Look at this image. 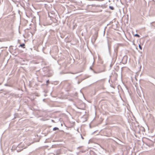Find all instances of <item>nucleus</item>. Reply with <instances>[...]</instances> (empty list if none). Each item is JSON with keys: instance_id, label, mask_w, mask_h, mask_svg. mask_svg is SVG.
I'll list each match as a JSON object with an SVG mask.
<instances>
[{"instance_id": "f257e3e1", "label": "nucleus", "mask_w": 155, "mask_h": 155, "mask_svg": "<svg viewBox=\"0 0 155 155\" xmlns=\"http://www.w3.org/2000/svg\"><path fill=\"white\" fill-rule=\"evenodd\" d=\"M119 45L118 44H116L114 46V55L115 57H117V54L118 51V49L119 48Z\"/></svg>"}, {"instance_id": "f03ea898", "label": "nucleus", "mask_w": 155, "mask_h": 155, "mask_svg": "<svg viewBox=\"0 0 155 155\" xmlns=\"http://www.w3.org/2000/svg\"><path fill=\"white\" fill-rule=\"evenodd\" d=\"M139 131H138V133L139 134H141L142 133L143 134V132L145 131V129L144 127L142 126H140L139 127Z\"/></svg>"}, {"instance_id": "7ed1b4c3", "label": "nucleus", "mask_w": 155, "mask_h": 155, "mask_svg": "<svg viewBox=\"0 0 155 155\" xmlns=\"http://www.w3.org/2000/svg\"><path fill=\"white\" fill-rule=\"evenodd\" d=\"M95 6V4L88 5L87 6V8L85 9V10L88 11H91V10L92 7Z\"/></svg>"}, {"instance_id": "20e7f679", "label": "nucleus", "mask_w": 155, "mask_h": 155, "mask_svg": "<svg viewBox=\"0 0 155 155\" xmlns=\"http://www.w3.org/2000/svg\"><path fill=\"white\" fill-rule=\"evenodd\" d=\"M127 57L126 55L124 56L121 62L123 64H126L127 61Z\"/></svg>"}, {"instance_id": "39448f33", "label": "nucleus", "mask_w": 155, "mask_h": 155, "mask_svg": "<svg viewBox=\"0 0 155 155\" xmlns=\"http://www.w3.org/2000/svg\"><path fill=\"white\" fill-rule=\"evenodd\" d=\"M137 91L138 95L140 97H141L143 93V91L141 89V87H140V90L137 88Z\"/></svg>"}, {"instance_id": "423d86ee", "label": "nucleus", "mask_w": 155, "mask_h": 155, "mask_svg": "<svg viewBox=\"0 0 155 155\" xmlns=\"http://www.w3.org/2000/svg\"><path fill=\"white\" fill-rule=\"evenodd\" d=\"M97 35L96 33H95L91 38V41L94 42L95 41L97 38Z\"/></svg>"}, {"instance_id": "0eeeda50", "label": "nucleus", "mask_w": 155, "mask_h": 155, "mask_svg": "<svg viewBox=\"0 0 155 155\" xmlns=\"http://www.w3.org/2000/svg\"><path fill=\"white\" fill-rule=\"evenodd\" d=\"M104 71V70H101L99 71H95V70H93V72L95 74H98L101 73Z\"/></svg>"}, {"instance_id": "6e6552de", "label": "nucleus", "mask_w": 155, "mask_h": 155, "mask_svg": "<svg viewBox=\"0 0 155 155\" xmlns=\"http://www.w3.org/2000/svg\"><path fill=\"white\" fill-rule=\"evenodd\" d=\"M20 147H21V145L20 144H19L18 145V146L17 147V148H19ZM22 150H23V149H20V150L18 149H17V151L18 152H19Z\"/></svg>"}, {"instance_id": "1a4fd4ad", "label": "nucleus", "mask_w": 155, "mask_h": 155, "mask_svg": "<svg viewBox=\"0 0 155 155\" xmlns=\"http://www.w3.org/2000/svg\"><path fill=\"white\" fill-rule=\"evenodd\" d=\"M89 153L91 155H97L95 152L91 150L89 151Z\"/></svg>"}, {"instance_id": "9d476101", "label": "nucleus", "mask_w": 155, "mask_h": 155, "mask_svg": "<svg viewBox=\"0 0 155 155\" xmlns=\"http://www.w3.org/2000/svg\"><path fill=\"white\" fill-rule=\"evenodd\" d=\"M4 80V78L2 77H0V85H1Z\"/></svg>"}, {"instance_id": "9b49d317", "label": "nucleus", "mask_w": 155, "mask_h": 155, "mask_svg": "<svg viewBox=\"0 0 155 155\" xmlns=\"http://www.w3.org/2000/svg\"><path fill=\"white\" fill-rule=\"evenodd\" d=\"M25 46V44L24 43H23L22 44H20L19 46L18 47H21L22 48H24L25 47H24Z\"/></svg>"}, {"instance_id": "f8f14e48", "label": "nucleus", "mask_w": 155, "mask_h": 155, "mask_svg": "<svg viewBox=\"0 0 155 155\" xmlns=\"http://www.w3.org/2000/svg\"><path fill=\"white\" fill-rule=\"evenodd\" d=\"M116 140H114V141L115 142H116L117 143H118L116 141V140H117L118 141H120V140H119V139H118L116 138H115Z\"/></svg>"}, {"instance_id": "ddd939ff", "label": "nucleus", "mask_w": 155, "mask_h": 155, "mask_svg": "<svg viewBox=\"0 0 155 155\" xmlns=\"http://www.w3.org/2000/svg\"><path fill=\"white\" fill-rule=\"evenodd\" d=\"M59 130L58 128L56 127H54L53 129V130H54V131H55V130Z\"/></svg>"}, {"instance_id": "4468645a", "label": "nucleus", "mask_w": 155, "mask_h": 155, "mask_svg": "<svg viewBox=\"0 0 155 155\" xmlns=\"http://www.w3.org/2000/svg\"><path fill=\"white\" fill-rule=\"evenodd\" d=\"M109 8L112 10H113L114 9V8L112 6H109Z\"/></svg>"}, {"instance_id": "2eb2a0df", "label": "nucleus", "mask_w": 155, "mask_h": 155, "mask_svg": "<svg viewBox=\"0 0 155 155\" xmlns=\"http://www.w3.org/2000/svg\"><path fill=\"white\" fill-rule=\"evenodd\" d=\"M134 36L135 37H137L138 38H139L140 37V35L137 34H135V35H134Z\"/></svg>"}, {"instance_id": "dca6fc26", "label": "nucleus", "mask_w": 155, "mask_h": 155, "mask_svg": "<svg viewBox=\"0 0 155 155\" xmlns=\"http://www.w3.org/2000/svg\"><path fill=\"white\" fill-rule=\"evenodd\" d=\"M5 86H9L10 87H12V86L8 85V84H5Z\"/></svg>"}, {"instance_id": "f3484780", "label": "nucleus", "mask_w": 155, "mask_h": 155, "mask_svg": "<svg viewBox=\"0 0 155 155\" xmlns=\"http://www.w3.org/2000/svg\"><path fill=\"white\" fill-rule=\"evenodd\" d=\"M49 80H48L46 82V84L47 86L48 85V84L49 83Z\"/></svg>"}, {"instance_id": "a211bd4d", "label": "nucleus", "mask_w": 155, "mask_h": 155, "mask_svg": "<svg viewBox=\"0 0 155 155\" xmlns=\"http://www.w3.org/2000/svg\"><path fill=\"white\" fill-rule=\"evenodd\" d=\"M139 47L140 49L142 50V47L140 45H139Z\"/></svg>"}, {"instance_id": "6ab92c4d", "label": "nucleus", "mask_w": 155, "mask_h": 155, "mask_svg": "<svg viewBox=\"0 0 155 155\" xmlns=\"http://www.w3.org/2000/svg\"><path fill=\"white\" fill-rule=\"evenodd\" d=\"M90 69L93 71V70H94V69H92L91 67H90Z\"/></svg>"}, {"instance_id": "aec40b11", "label": "nucleus", "mask_w": 155, "mask_h": 155, "mask_svg": "<svg viewBox=\"0 0 155 155\" xmlns=\"http://www.w3.org/2000/svg\"><path fill=\"white\" fill-rule=\"evenodd\" d=\"M17 116H18V114H15V116L14 117V118H15Z\"/></svg>"}, {"instance_id": "412c9836", "label": "nucleus", "mask_w": 155, "mask_h": 155, "mask_svg": "<svg viewBox=\"0 0 155 155\" xmlns=\"http://www.w3.org/2000/svg\"><path fill=\"white\" fill-rule=\"evenodd\" d=\"M106 28V27L104 29V34L105 33V28Z\"/></svg>"}, {"instance_id": "4be33fe9", "label": "nucleus", "mask_w": 155, "mask_h": 155, "mask_svg": "<svg viewBox=\"0 0 155 155\" xmlns=\"http://www.w3.org/2000/svg\"><path fill=\"white\" fill-rule=\"evenodd\" d=\"M81 137L82 139H84V138L81 135Z\"/></svg>"}, {"instance_id": "5701e85b", "label": "nucleus", "mask_w": 155, "mask_h": 155, "mask_svg": "<svg viewBox=\"0 0 155 155\" xmlns=\"http://www.w3.org/2000/svg\"><path fill=\"white\" fill-rule=\"evenodd\" d=\"M85 151H83V150H82L81 151V152H82V153H84V152Z\"/></svg>"}, {"instance_id": "b1692460", "label": "nucleus", "mask_w": 155, "mask_h": 155, "mask_svg": "<svg viewBox=\"0 0 155 155\" xmlns=\"http://www.w3.org/2000/svg\"><path fill=\"white\" fill-rule=\"evenodd\" d=\"M154 10L155 11V6H154Z\"/></svg>"}, {"instance_id": "393cba45", "label": "nucleus", "mask_w": 155, "mask_h": 155, "mask_svg": "<svg viewBox=\"0 0 155 155\" xmlns=\"http://www.w3.org/2000/svg\"><path fill=\"white\" fill-rule=\"evenodd\" d=\"M78 147L77 148V149H79L80 147Z\"/></svg>"}, {"instance_id": "a878e982", "label": "nucleus", "mask_w": 155, "mask_h": 155, "mask_svg": "<svg viewBox=\"0 0 155 155\" xmlns=\"http://www.w3.org/2000/svg\"><path fill=\"white\" fill-rule=\"evenodd\" d=\"M111 66H112V64H110V67H111Z\"/></svg>"}, {"instance_id": "bb28decb", "label": "nucleus", "mask_w": 155, "mask_h": 155, "mask_svg": "<svg viewBox=\"0 0 155 155\" xmlns=\"http://www.w3.org/2000/svg\"><path fill=\"white\" fill-rule=\"evenodd\" d=\"M44 100H45V99H43V101H44Z\"/></svg>"}, {"instance_id": "cd10ccee", "label": "nucleus", "mask_w": 155, "mask_h": 155, "mask_svg": "<svg viewBox=\"0 0 155 155\" xmlns=\"http://www.w3.org/2000/svg\"><path fill=\"white\" fill-rule=\"evenodd\" d=\"M78 108L79 109H81V108H79V107H78Z\"/></svg>"}, {"instance_id": "c85d7f7f", "label": "nucleus", "mask_w": 155, "mask_h": 155, "mask_svg": "<svg viewBox=\"0 0 155 155\" xmlns=\"http://www.w3.org/2000/svg\"><path fill=\"white\" fill-rule=\"evenodd\" d=\"M83 104V105H84V104L83 103V104Z\"/></svg>"}]
</instances>
